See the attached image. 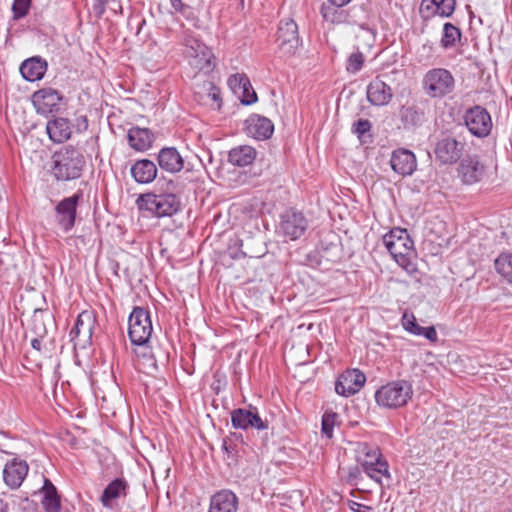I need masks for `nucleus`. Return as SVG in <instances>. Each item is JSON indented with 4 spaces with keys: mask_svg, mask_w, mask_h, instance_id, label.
<instances>
[{
    "mask_svg": "<svg viewBox=\"0 0 512 512\" xmlns=\"http://www.w3.org/2000/svg\"><path fill=\"white\" fill-rule=\"evenodd\" d=\"M298 26L291 18H284L280 21L277 42L279 50L284 55H292L299 46Z\"/></svg>",
    "mask_w": 512,
    "mask_h": 512,
    "instance_id": "nucleus-10",
    "label": "nucleus"
},
{
    "mask_svg": "<svg viewBox=\"0 0 512 512\" xmlns=\"http://www.w3.org/2000/svg\"><path fill=\"white\" fill-rule=\"evenodd\" d=\"M402 120L405 124L412 126L419 125L424 120V112L416 106H409L402 109Z\"/></svg>",
    "mask_w": 512,
    "mask_h": 512,
    "instance_id": "nucleus-39",
    "label": "nucleus"
},
{
    "mask_svg": "<svg viewBox=\"0 0 512 512\" xmlns=\"http://www.w3.org/2000/svg\"><path fill=\"white\" fill-rule=\"evenodd\" d=\"M43 499L42 505L46 512H59L61 508L60 498L57 494L55 486L49 479H44V485L42 487Z\"/></svg>",
    "mask_w": 512,
    "mask_h": 512,
    "instance_id": "nucleus-34",
    "label": "nucleus"
},
{
    "mask_svg": "<svg viewBox=\"0 0 512 512\" xmlns=\"http://www.w3.org/2000/svg\"><path fill=\"white\" fill-rule=\"evenodd\" d=\"M0 512H9L8 503L3 499H0Z\"/></svg>",
    "mask_w": 512,
    "mask_h": 512,
    "instance_id": "nucleus-55",
    "label": "nucleus"
},
{
    "mask_svg": "<svg viewBox=\"0 0 512 512\" xmlns=\"http://www.w3.org/2000/svg\"><path fill=\"white\" fill-rule=\"evenodd\" d=\"M347 505L349 509L353 512H372L373 508L371 506H367L361 503H358L353 500H348Z\"/></svg>",
    "mask_w": 512,
    "mask_h": 512,
    "instance_id": "nucleus-50",
    "label": "nucleus"
},
{
    "mask_svg": "<svg viewBox=\"0 0 512 512\" xmlns=\"http://www.w3.org/2000/svg\"><path fill=\"white\" fill-rule=\"evenodd\" d=\"M402 326L409 333L416 336H423L430 342H436L438 335L434 326H420L413 314L404 313L402 316Z\"/></svg>",
    "mask_w": 512,
    "mask_h": 512,
    "instance_id": "nucleus-29",
    "label": "nucleus"
},
{
    "mask_svg": "<svg viewBox=\"0 0 512 512\" xmlns=\"http://www.w3.org/2000/svg\"><path fill=\"white\" fill-rule=\"evenodd\" d=\"M361 476V470L359 466H352L348 469V474L345 477L346 481L351 485H356L357 480Z\"/></svg>",
    "mask_w": 512,
    "mask_h": 512,
    "instance_id": "nucleus-48",
    "label": "nucleus"
},
{
    "mask_svg": "<svg viewBox=\"0 0 512 512\" xmlns=\"http://www.w3.org/2000/svg\"><path fill=\"white\" fill-rule=\"evenodd\" d=\"M140 347L143 351H135L136 355L146 360L149 366H155V359L153 358L151 351L148 349V347H146V345Z\"/></svg>",
    "mask_w": 512,
    "mask_h": 512,
    "instance_id": "nucleus-51",
    "label": "nucleus"
},
{
    "mask_svg": "<svg viewBox=\"0 0 512 512\" xmlns=\"http://www.w3.org/2000/svg\"><path fill=\"white\" fill-rule=\"evenodd\" d=\"M343 6H336L331 3L323 4L321 7V15L326 22L331 24L350 23V15L347 10L342 9Z\"/></svg>",
    "mask_w": 512,
    "mask_h": 512,
    "instance_id": "nucleus-33",
    "label": "nucleus"
},
{
    "mask_svg": "<svg viewBox=\"0 0 512 512\" xmlns=\"http://www.w3.org/2000/svg\"><path fill=\"white\" fill-rule=\"evenodd\" d=\"M351 0H328L329 3L336 6H345L350 3Z\"/></svg>",
    "mask_w": 512,
    "mask_h": 512,
    "instance_id": "nucleus-54",
    "label": "nucleus"
},
{
    "mask_svg": "<svg viewBox=\"0 0 512 512\" xmlns=\"http://www.w3.org/2000/svg\"><path fill=\"white\" fill-rule=\"evenodd\" d=\"M131 176L139 184L151 183L157 176V166L149 159L136 161L130 169Z\"/></svg>",
    "mask_w": 512,
    "mask_h": 512,
    "instance_id": "nucleus-25",
    "label": "nucleus"
},
{
    "mask_svg": "<svg viewBox=\"0 0 512 512\" xmlns=\"http://www.w3.org/2000/svg\"><path fill=\"white\" fill-rule=\"evenodd\" d=\"M169 1H170V4H171V7L173 9V11H171V13L179 12L182 15H184L185 17L189 16L190 8H189V6L184 4L182 2V0H169Z\"/></svg>",
    "mask_w": 512,
    "mask_h": 512,
    "instance_id": "nucleus-47",
    "label": "nucleus"
},
{
    "mask_svg": "<svg viewBox=\"0 0 512 512\" xmlns=\"http://www.w3.org/2000/svg\"><path fill=\"white\" fill-rule=\"evenodd\" d=\"M28 464L25 461L13 459L6 463L3 469V480L11 489H17L28 474Z\"/></svg>",
    "mask_w": 512,
    "mask_h": 512,
    "instance_id": "nucleus-19",
    "label": "nucleus"
},
{
    "mask_svg": "<svg viewBox=\"0 0 512 512\" xmlns=\"http://www.w3.org/2000/svg\"><path fill=\"white\" fill-rule=\"evenodd\" d=\"M127 139L132 149L143 152L152 146L154 135L147 128L132 127L128 131Z\"/></svg>",
    "mask_w": 512,
    "mask_h": 512,
    "instance_id": "nucleus-27",
    "label": "nucleus"
},
{
    "mask_svg": "<svg viewBox=\"0 0 512 512\" xmlns=\"http://www.w3.org/2000/svg\"><path fill=\"white\" fill-rule=\"evenodd\" d=\"M245 131L250 137L257 140H265L273 134L274 125L270 119L258 114H252L245 121Z\"/></svg>",
    "mask_w": 512,
    "mask_h": 512,
    "instance_id": "nucleus-18",
    "label": "nucleus"
},
{
    "mask_svg": "<svg viewBox=\"0 0 512 512\" xmlns=\"http://www.w3.org/2000/svg\"><path fill=\"white\" fill-rule=\"evenodd\" d=\"M228 158L231 164L244 167L255 160L256 150L248 145L239 146L229 152Z\"/></svg>",
    "mask_w": 512,
    "mask_h": 512,
    "instance_id": "nucleus-32",
    "label": "nucleus"
},
{
    "mask_svg": "<svg viewBox=\"0 0 512 512\" xmlns=\"http://www.w3.org/2000/svg\"><path fill=\"white\" fill-rule=\"evenodd\" d=\"M391 168L402 176L411 175L417 166L415 155L407 149L395 150L390 158Z\"/></svg>",
    "mask_w": 512,
    "mask_h": 512,
    "instance_id": "nucleus-20",
    "label": "nucleus"
},
{
    "mask_svg": "<svg viewBox=\"0 0 512 512\" xmlns=\"http://www.w3.org/2000/svg\"><path fill=\"white\" fill-rule=\"evenodd\" d=\"M237 508V496L230 490H221L211 497L208 512H237Z\"/></svg>",
    "mask_w": 512,
    "mask_h": 512,
    "instance_id": "nucleus-24",
    "label": "nucleus"
},
{
    "mask_svg": "<svg viewBox=\"0 0 512 512\" xmlns=\"http://www.w3.org/2000/svg\"><path fill=\"white\" fill-rule=\"evenodd\" d=\"M47 70V62L41 57H32L25 60L20 66V72L27 81L41 80Z\"/></svg>",
    "mask_w": 512,
    "mask_h": 512,
    "instance_id": "nucleus-28",
    "label": "nucleus"
},
{
    "mask_svg": "<svg viewBox=\"0 0 512 512\" xmlns=\"http://www.w3.org/2000/svg\"><path fill=\"white\" fill-rule=\"evenodd\" d=\"M364 472L377 483H381L383 477L390 479L389 466L386 460L380 458L374 461L368 459L359 460Z\"/></svg>",
    "mask_w": 512,
    "mask_h": 512,
    "instance_id": "nucleus-31",
    "label": "nucleus"
},
{
    "mask_svg": "<svg viewBox=\"0 0 512 512\" xmlns=\"http://www.w3.org/2000/svg\"><path fill=\"white\" fill-rule=\"evenodd\" d=\"M461 39V31L452 23H445L443 26L442 37L440 40L441 47L450 49L456 46Z\"/></svg>",
    "mask_w": 512,
    "mask_h": 512,
    "instance_id": "nucleus-35",
    "label": "nucleus"
},
{
    "mask_svg": "<svg viewBox=\"0 0 512 512\" xmlns=\"http://www.w3.org/2000/svg\"><path fill=\"white\" fill-rule=\"evenodd\" d=\"M136 204L141 211H146L152 216L161 218L176 214L181 207L179 198L173 193H145L141 194Z\"/></svg>",
    "mask_w": 512,
    "mask_h": 512,
    "instance_id": "nucleus-3",
    "label": "nucleus"
},
{
    "mask_svg": "<svg viewBox=\"0 0 512 512\" xmlns=\"http://www.w3.org/2000/svg\"><path fill=\"white\" fill-rule=\"evenodd\" d=\"M182 44L184 46V53L189 58V63L194 69L210 71L213 68L211 50L193 32L184 31Z\"/></svg>",
    "mask_w": 512,
    "mask_h": 512,
    "instance_id": "nucleus-6",
    "label": "nucleus"
},
{
    "mask_svg": "<svg viewBox=\"0 0 512 512\" xmlns=\"http://www.w3.org/2000/svg\"><path fill=\"white\" fill-rule=\"evenodd\" d=\"M363 63H364L363 53L360 51L354 52L349 56V58L347 60L346 69L349 73L355 74L361 70Z\"/></svg>",
    "mask_w": 512,
    "mask_h": 512,
    "instance_id": "nucleus-42",
    "label": "nucleus"
},
{
    "mask_svg": "<svg viewBox=\"0 0 512 512\" xmlns=\"http://www.w3.org/2000/svg\"><path fill=\"white\" fill-rule=\"evenodd\" d=\"M222 449L225 450L226 452H229V447L226 440H224L223 442Z\"/></svg>",
    "mask_w": 512,
    "mask_h": 512,
    "instance_id": "nucleus-56",
    "label": "nucleus"
},
{
    "mask_svg": "<svg viewBox=\"0 0 512 512\" xmlns=\"http://www.w3.org/2000/svg\"><path fill=\"white\" fill-rule=\"evenodd\" d=\"M382 242L399 266L406 271L413 270L414 243L406 230L392 229L383 236Z\"/></svg>",
    "mask_w": 512,
    "mask_h": 512,
    "instance_id": "nucleus-2",
    "label": "nucleus"
},
{
    "mask_svg": "<svg viewBox=\"0 0 512 512\" xmlns=\"http://www.w3.org/2000/svg\"><path fill=\"white\" fill-rule=\"evenodd\" d=\"M160 168L169 173H178L184 167L183 157L174 147H164L158 153Z\"/></svg>",
    "mask_w": 512,
    "mask_h": 512,
    "instance_id": "nucleus-23",
    "label": "nucleus"
},
{
    "mask_svg": "<svg viewBox=\"0 0 512 512\" xmlns=\"http://www.w3.org/2000/svg\"><path fill=\"white\" fill-rule=\"evenodd\" d=\"M366 94L368 101L374 106H385L393 97L390 86L378 77L368 84Z\"/></svg>",
    "mask_w": 512,
    "mask_h": 512,
    "instance_id": "nucleus-22",
    "label": "nucleus"
},
{
    "mask_svg": "<svg viewBox=\"0 0 512 512\" xmlns=\"http://www.w3.org/2000/svg\"><path fill=\"white\" fill-rule=\"evenodd\" d=\"M62 95L51 87L42 88L32 95V102L39 114L47 115L57 112L60 108Z\"/></svg>",
    "mask_w": 512,
    "mask_h": 512,
    "instance_id": "nucleus-14",
    "label": "nucleus"
},
{
    "mask_svg": "<svg viewBox=\"0 0 512 512\" xmlns=\"http://www.w3.org/2000/svg\"><path fill=\"white\" fill-rule=\"evenodd\" d=\"M231 425L235 429L248 430L256 429L257 431L267 430L268 421L260 417L257 407L250 405L247 408H237L231 412Z\"/></svg>",
    "mask_w": 512,
    "mask_h": 512,
    "instance_id": "nucleus-8",
    "label": "nucleus"
},
{
    "mask_svg": "<svg viewBox=\"0 0 512 512\" xmlns=\"http://www.w3.org/2000/svg\"><path fill=\"white\" fill-rule=\"evenodd\" d=\"M32 331L36 335V337L37 336L44 337L47 334V330H46L44 322L42 320L38 319L37 317H35L33 320Z\"/></svg>",
    "mask_w": 512,
    "mask_h": 512,
    "instance_id": "nucleus-49",
    "label": "nucleus"
},
{
    "mask_svg": "<svg viewBox=\"0 0 512 512\" xmlns=\"http://www.w3.org/2000/svg\"><path fill=\"white\" fill-rule=\"evenodd\" d=\"M32 0H14L12 4L13 18L19 20L25 17L31 6Z\"/></svg>",
    "mask_w": 512,
    "mask_h": 512,
    "instance_id": "nucleus-41",
    "label": "nucleus"
},
{
    "mask_svg": "<svg viewBox=\"0 0 512 512\" xmlns=\"http://www.w3.org/2000/svg\"><path fill=\"white\" fill-rule=\"evenodd\" d=\"M81 194H74L62 199L55 206V222L64 232H69L75 225L76 209L81 199Z\"/></svg>",
    "mask_w": 512,
    "mask_h": 512,
    "instance_id": "nucleus-12",
    "label": "nucleus"
},
{
    "mask_svg": "<svg viewBox=\"0 0 512 512\" xmlns=\"http://www.w3.org/2000/svg\"><path fill=\"white\" fill-rule=\"evenodd\" d=\"M357 461L361 459H368V461H376L382 458L379 449L367 443H360L357 448Z\"/></svg>",
    "mask_w": 512,
    "mask_h": 512,
    "instance_id": "nucleus-40",
    "label": "nucleus"
},
{
    "mask_svg": "<svg viewBox=\"0 0 512 512\" xmlns=\"http://www.w3.org/2000/svg\"><path fill=\"white\" fill-rule=\"evenodd\" d=\"M463 150V142L452 137H444L437 142L434 152L442 164H453L461 158Z\"/></svg>",
    "mask_w": 512,
    "mask_h": 512,
    "instance_id": "nucleus-16",
    "label": "nucleus"
},
{
    "mask_svg": "<svg viewBox=\"0 0 512 512\" xmlns=\"http://www.w3.org/2000/svg\"><path fill=\"white\" fill-rule=\"evenodd\" d=\"M229 253L231 258L233 259H240L246 256V253H244L241 250L234 251L232 248L229 249Z\"/></svg>",
    "mask_w": 512,
    "mask_h": 512,
    "instance_id": "nucleus-52",
    "label": "nucleus"
},
{
    "mask_svg": "<svg viewBox=\"0 0 512 512\" xmlns=\"http://www.w3.org/2000/svg\"><path fill=\"white\" fill-rule=\"evenodd\" d=\"M241 91H242L241 102L243 104L250 105L257 101V95L251 85H250V87L242 86Z\"/></svg>",
    "mask_w": 512,
    "mask_h": 512,
    "instance_id": "nucleus-45",
    "label": "nucleus"
},
{
    "mask_svg": "<svg viewBox=\"0 0 512 512\" xmlns=\"http://www.w3.org/2000/svg\"><path fill=\"white\" fill-rule=\"evenodd\" d=\"M455 8L456 0H422L419 11L423 20H429L436 16L448 18Z\"/></svg>",
    "mask_w": 512,
    "mask_h": 512,
    "instance_id": "nucleus-17",
    "label": "nucleus"
},
{
    "mask_svg": "<svg viewBox=\"0 0 512 512\" xmlns=\"http://www.w3.org/2000/svg\"><path fill=\"white\" fill-rule=\"evenodd\" d=\"M128 488V482L124 478H116L111 481L100 496L102 506L112 509L116 500L127 496Z\"/></svg>",
    "mask_w": 512,
    "mask_h": 512,
    "instance_id": "nucleus-21",
    "label": "nucleus"
},
{
    "mask_svg": "<svg viewBox=\"0 0 512 512\" xmlns=\"http://www.w3.org/2000/svg\"><path fill=\"white\" fill-rule=\"evenodd\" d=\"M371 129V123L366 119H359L353 124V131L359 136L364 135Z\"/></svg>",
    "mask_w": 512,
    "mask_h": 512,
    "instance_id": "nucleus-46",
    "label": "nucleus"
},
{
    "mask_svg": "<svg viewBox=\"0 0 512 512\" xmlns=\"http://www.w3.org/2000/svg\"><path fill=\"white\" fill-rule=\"evenodd\" d=\"M365 382L366 376L360 370H347L338 377L335 383V391L341 396L349 397L357 393Z\"/></svg>",
    "mask_w": 512,
    "mask_h": 512,
    "instance_id": "nucleus-15",
    "label": "nucleus"
},
{
    "mask_svg": "<svg viewBox=\"0 0 512 512\" xmlns=\"http://www.w3.org/2000/svg\"><path fill=\"white\" fill-rule=\"evenodd\" d=\"M128 335L131 343L144 346L149 341L153 328L149 311L135 307L129 316Z\"/></svg>",
    "mask_w": 512,
    "mask_h": 512,
    "instance_id": "nucleus-7",
    "label": "nucleus"
},
{
    "mask_svg": "<svg viewBox=\"0 0 512 512\" xmlns=\"http://www.w3.org/2000/svg\"><path fill=\"white\" fill-rule=\"evenodd\" d=\"M46 130L50 139L56 143L66 141L70 138L72 133V127L69 121L65 118H56L48 121Z\"/></svg>",
    "mask_w": 512,
    "mask_h": 512,
    "instance_id": "nucleus-30",
    "label": "nucleus"
},
{
    "mask_svg": "<svg viewBox=\"0 0 512 512\" xmlns=\"http://www.w3.org/2000/svg\"><path fill=\"white\" fill-rule=\"evenodd\" d=\"M422 87L427 96L440 99L453 92L455 79L449 70L433 68L424 74Z\"/></svg>",
    "mask_w": 512,
    "mask_h": 512,
    "instance_id": "nucleus-5",
    "label": "nucleus"
},
{
    "mask_svg": "<svg viewBox=\"0 0 512 512\" xmlns=\"http://www.w3.org/2000/svg\"><path fill=\"white\" fill-rule=\"evenodd\" d=\"M92 11L97 18H100L106 11L114 15L122 13L120 0H93Z\"/></svg>",
    "mask_w": 512,
    "mask_h": 512,
    "instance_id": "nucleus-36",
    "label": "nucleus"
},
{
    "mask_svg": "<svg viewBox=\"0 0 512 512\" xmlns=\"http://www.w3.org/2000/svg\"><path fill=\"white\" fill-rule=\"evenodd\" d=\"M464 121L471 134L479 138L488 136L492 129L491 116L481 106L468 109L464 115Z\"/></svg>",
    "mask_w": 512,
    "mask_h": 512,
    "instance_id": "nucleus-9",
    "label": "nucleus"
},
{
    "mask_svg": "<svg viewBox=\"0 0 512 512\" xmlns=\"http://www.w3.org/2000/svg\"><path fill=\"white\" fill-rule=\"evenodd\" d=\"M95 324L96 317L93 311L84 310L78 315L76 323L69 334L75 347H85L87 343H90Z\"/></svg>",
    "mask_w": 512,
    "mask_h": 512,
    "instance_id": "nucleus-11",
    "label": "nucleus"
},
{
    "mask_svg": "<svg viewBox=\"0 0 512 512\" xmlns=\"http://www.w3.org/2000/svg\"><path fill=\"white\" fill-rule=\"evenodd\" d=\"M462 180L466 184L478 182L484 174V165L477 156L467 157L460 164Z\"/></svg>",
    "mask_w": 512,
    "mask_h": 512,
    "instance_id": "nucleus-26",
    "label": "nucleus"
},
{
    "mask_svg": "<svg viewBox=\"0 0 512 512\" xmlns=\"http://www.w3.org/2000/svg\"><path fill=\"white\" fill-rule=\"evenodd\" d=\"M228 85L233 90H241L242 86L250 87V80L245 74L236 73L228 78Z\"/></svg>",
    "mask_w": 512,
    "mask_h": 512,
    "instance_id": "nucleus-44",
    "label": "nucleus"
},
{
    "mask_svg": "<svg viewBox=\"0 0 512 512\" xmlns=\"http://www.w3.org/2000/svg\"><path fill=\"white\" fill-rule=\"evenodd\" d=\"M200 89L196 91L195 94L199 95L201 93H205L207 99L212 102V105H215L217 109L221 107V91L220 89L211 81H204L202 85L198 86Z\"/></svg>",
    "mask_w": 512,
    "mask_h": 512,
    "instance_id": "nucleus-37",
    "label": "nucleus"
},
{
    "mask_svg": "<svg viewBox=\"0 0 512 512\" xmlns=\"http://www.w3.org/2000/svg\"><path fill=\"white\" fill-rule=\"evenodd\" d=\"M337 414L335 412H325L322 417V433L327 437L333 436V429L336 423Z\"/></svg>",
    "mask_w": 512,
    "mask_h": 512,
    "instance_id": "nucleus-43",
    "label": "nucleus"
},
{
    "mask_svg": "<svg viewBox=\"0 0 512 512\" xmlns=\"http://www.w3.org/2000/svg\"><path fill=\"white\" fill-rule=\"evenodd\" d=\"M413 396V388L406 380L391 381L375 393L378 406L386 409H398L405 406Z\"/></svg>",
    "mask_w": 512,
    "mask_h": 512,
    "instance_id": "nucleus-4",
    "label": "nucleus"
},
{
    "mask_svg": "<svg viewBox=\"0 0 512 512\" xmlns=\"http://www.w3.org/2000/svg\"><path fill=\"white\" fill-rule=\"evenodd\" d=\"M42 338H43V337H39V336H37V337L33 338V339L31 340V346H32L34 349H36V350H38V351H39V350L41 349V339H42Z\"/></svg>",
    "mask_w": 512,
    "mask_h": 512,
    "instance_id": "nucleus-53",
    "label": "nucleus"
},
{
    "mask_svg": "<svg viewBox=\"0 0 512 512\" xmlns=\"http://www.w3.org/2000/svg\"><path fill=\"white\" fill-rule=\"evenodd\" d=\"M495 268L507 281L512 283V254H501L495 260Z\"/></svg>",
    "mask_w": 512,
    "mask_h": 512,
    "instance_id": "nucleus-38",
    "label": "nucleus"
},
{
    "mask_svg": "<svg viewBox=\"0 0 512 512\" xmlns=\"http://www.w3.org/2000/svg\"><path fill=\"white\" fill-rule=\"evenodd\" d=\"M51 172L57 181H70L81 176L85 158L79 149L64 146L52 156Z\"/></svg>",
    "mask_w": 512,
    "mask_h": 512,
    "instance_id": "nucleus-1",
    "label": "nucleus"
},
{
    "mask_svg": "<svg viewBox=\"0 0 512 512\" xmlns=\"http://www.w3.org/2000/svg\"><path fill=\"white\" fill-rule=\"evenodd\" d=\"M308 228V220L303 213L290 209L282 216L279 231L290 240L299 239Z\"/></svg>",
    "mask_w": 512,
    "mask_h": 512,
    "instance_id": "nucleus-13",
    "label": "nucleus"
}]
</instances>
